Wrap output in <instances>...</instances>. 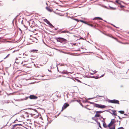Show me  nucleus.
<instances>
[{
	"instance_id": "nucleus-1",
	"label": "nucleus",
	"mask_w": 129,
	"mask_h": 129,
	"mask_svg": "<svg viewBox=\"0 0 129 129\" xmlns=\"http://www.w3.org/2000/svg\"><path fill=\"white\" fill-rule=\"evenodd\" d=\"M55 39L57 42H60L62 43H66L67 41L66 39L60 37H56Z\"/></svg>"
},
{
	"instance_id": "nucleus-2",
	"label": "nucleus",
	"mask_w": 129,
	"mask_h": 129,
	"mask_svg": "<svg viewBox=\"0 0 129 129\" xmlns=\"http://www.w3.org/2000/svg\"><path fill=\"white\" fill-rule=\"evenodd\" d=\"M109 103H112L116 104H119V101L118 100L116 99H113L112 100H111L109 99H108L107 100H106Z\"/></svg>"
},
{
	"instance_id": "nucleus-3",
	"label": "nucleus",
	"mask_w": 129,
	"mask_h": 129,
	"mask_svg": "<svg viewBox=\"0 0 129 129\" xmlns=\"http://www.w3.org/2000/svg\"><path fill=\"white\" fill-rule=\"evenodd\" d=\"M94 107H95L98 108H104L106 107V106L104 105H103L98 104H95L94 105Z\"/></svg>"
},
{
	"instance_id": "nucleus-4",
	"label": "nucleus",
	"mask_w": 129,
	"mask_h": 129,
	"mask_svg": "<svg viewBox=\"0 0 129 129\" xmlns=\"http://www.w3.org/2000/svg\"><path fill=\"white\" fill-rule=\"evenodd\" d=\"M69 106V104L67 103H65L63 105V107L62 108V109L61 111H62L63 110L65 109L67 107Z\"/></svg>"
},
{
	"instance_id": "nucleus-5",
	"label": "nucleus",
	"mask_w": 129,
	"mask_h": 129,
	"mask_svg": "<svg viewBox=\"0 0 129 129\" xmlns=\"http://www.w3.org/2000/svg\"><path fill=\"white\" fill-rule=\"evenodd\" d=\"M29 97L30 99H36L38 98V97L37 96H36L34 95H30Z\"/></svg>"
},
{
	"instance_id": "nucleus-6",
	"label": "nucleus",
	"mask_w": 129,
	"mask_h": 129,
	"mask_svg": "<svg viewBox=\"0 0 129 129\" xmlns=\"http://www.w3.org/2000/svg\"><path fill=\"white\" fill-rule=\"evenodd\" d=\"M64 74H68V73H72L68 72L67 71L64 70L61 73Z\"/></svg>"
},
{
	"instance_id": "nucleus-7",
	"label": "nucleus",
	"mask_w": 129,
	"mask_h": 129,
	"mask_svg": "<svg viewBox=\"0 0 129 129\" xmlns=\"http://www.w3.org/2000/svg\"><path fill=\"white\" fill-rule=\"evenodd\" d=\"M33 111L35 112V113H31L30 114V115H31V116H33V115H35V114H36V113H37V111L35 110H33Z\"/></svg>"
},
{
	"instance_id": "nucleus-8",
	"label": "nucleus",
	"mask_w": 129,
	"mask_h": 129,
	"mask_svg": "<svg viewBox=\"0 0 129 129\" xmlns=\"http://www.w3.org/2000/svg\"><path fill=\"white\" fill-rule=\"evenodd\" d=\"M97 96H99V97H104V96H100V95H97V96L96 97H95L93 98H89L87 99V100H89L90 99H93L94 98H97Z\"/></svg>"
},
{
	"instance_id": "nucleus-9",
	"label": "nucleus",
	"mask_w": 129,
	"mask_h": 129,
	"mask_svg": "<svg viewBox=\"0 0 129 129\" xmlns=\"http://www.w3.org/2000/svg\"><path fill=\"white\" fill-rule=\"evenodd\" d=\"M95 19H98L99 20H103V19L102 18L99 17H95L93 19V20H94Z\"/></svg>"
},
{
	"instance_id": "nucleus-10",
	"label": "nucleus",
	"mask_w": 129,
	"mask_h": 129,
	"mask_svg": "<svg viewBox=\"0 0 129 129\" xmlns=\"http://www.w3.org/2000/svg\"><path fill=\"white\" fill-rule=\"evenodd\" d=\"M69 33V34H71V33L69 31L67 30H65L62 31L61 32V33Z\"/></svg>"
},
{
	"instance_id": "nucleus-11",
	"label": "nucleus",
	"mask_w": 129,
	"mask_h": 129,
	"mask_svg": "<svg viewBox=\"0 0 129 129\" xmlns=\"http://www.w3.org/2000/svg\"><path fill=\"white\" fill-rule=\"evenodd\" d=\"M110 122H111V125H113V124L115 123L116 122V121L114 119H113L111 120Z\"/></svg>"
},
{
	"instance_id": "nucleus-12",
	"label": "nucleus",
	"mask_w": 129,
	"mask_h": 129,
	"mask_svg": "<svg viewBox=\"0 0 129 129\" xmlns=\"http://www.w3.org/2000/svg\"><path fill=\"white\" fill-rule=\"evenodd\" d=\"M115 2L119 4V5H121V2H123L122 1H121L120 0H116L115 1Z\"/></svg>"
},
{
	"instance_id": "nucleus-13",
	"label": "nucleus",
	"mask_w": 129,
	"mask_h": 129,
	"mask_svg": "<svg viewBox=\"0 0 129 129\" xmlns=\"http://www.w3.org/2000/svg\"><path fill=\"white\" fill-rule=\"evenodd\" d=\"M105 111H98L96 112V114H100L101 113Z\"/></svg>"
},
{
	"instance_id": "nucleus-14",
	"label": "nucleus",
	"mask_w": 129,
	"mask_h": 129,
	"mask_svg": "<svg viewBox=\"0 0 129 129\" xmlns=\"http://www.w3.org/2000/svg\"><path fill=\"white\" fill-rule=\"evenodd\" d=\"M44 21L48 25L50 23V22L46 19H44Z\"/></svg>"
},
{
	"instance_id": "nucleus-15",
	"label": "nucleus",
	"mask_w": 129,
	"mask_h": 129,
	"mask_svg": "<svg viewBox=\"0 0 129 129\" xmlns=\"http://www.w3.org/2000/svg\"><path fill=\"white\" fill-rule=\"evenodd\" d=\"M112 111L113 112L112 114L114 116H117V115L116 113V110H112Z\"/></svg>"
},
{
	"instance_id": "nucleus-16",
	"label": "nucleus",
	"mask_w": 129,
	"mask_h": 129,
	"mask_svg": "<svg viewBox=\"0 0 129 129\" xmlns=\"http://www.w3.org/2000/svg\"><path fill=\"white\" fill-rule=\"evenodd\" d=\"M103 126L104 128H106L107 127V126L106 125V124L105 122H104V123H103Z\"/></svg>"
},
{
	"instance_id": "nucleus-17",
	"label": "nucleus",
	"mask_w": 129,
	"mask_h": 129,
	"mask_svg": "<svg viewBox=\"0 0 129 129\" xmlns=\"http://www.w3.org/2000/svg\"><path fill=\"white\" fill-rule=\"evenodd\" d=\"M46 9L49 11L51 12L52 11V10L49 7H46Z\"/></svg>"
},
{
	"instance_id": "nucleus-18",
	"label": "nucleus",
	"mask_w": 129,
	"mask_h": 129,
	"mask_svg": "<svg viewBox=\"0 0 129 129\" xmlns=\"http://www.w3.org/2000/svg\"><path fill=\"white\" fill-rule=\"evenodd\" d=\"M100 116V115L99 114H96L95 115V117H99Z\"/></svg>"
},
{
	"instance_id": "nucleus-19",
	"label": "nucleus",
	"mask_w": 129,
	"mask_h": 129,
	"mask_svg": "<svg viewBox=\"0 0 129 129\" xmlns=\"http://www.w3.org/2000/svg\"><path fill=\"white\" fill-rule=\"evenodd\" d=\"M118 112L120 113L121 114H124V112L123 111H119Z\"/></svg>"
},
{
	"instance_id": "nucleus-20",
	"label": "nucleus",
	"mask_w": 129,
	"mask_h": 129,
	"mask_svg": "<svg viewBox=\"0 0 129 129\" xmlns=\"http://www.w3.org/2000/svg\"><path fill=\"white\" fill-rule=\"evenodd\" d=\"M79 21L81 22H82L85 24H87V22H85V21H84L83 20H79Z\"/></svg>"
},
{
	"instance_id": "nucleus-21",
	"label": "nucleus",
	"mask_w": 129,
	"mask_h": 129,
	"mask_svg": "<svg viewBox=\"0 0 129 129\" xmlns=\"http://www.w3.org/2000/svg\"><path fill=\"white\" fill-rule=\"evenodd\" d=\"M49 25H50L51 28H52V27H54L50 23Z\"/></svg>"
},
{
	"instance_id": "nucleus-22",
	"label": "nucleus",
	"mask_w": 129,
	"mask_h": 129,
	"mask_svg": "<svg viewBox=\"0 0 129 129\" xmlns=\"http://www.w3.org/2000/svg\"><path fill=\"white\" fill-rule=\"evenodd\" d=\"M88 102V103H89L90 104H94L95 105V103H94V102H90L89 101H85V102Z\"/></svg>"
},
{
	"instance_id": "nucleus-23",
	"label": "nucleus",
	"mask_w": 129,
	"mask_h": 129,
	"mask_svg": "<svg viewBox=\"0 0 129 129\" xmlns=\"http://www.w3.org/2000/svg\"><path fill=\"white\" fill-rule=\"evenodd\" d=\"M91 78H95V79H98L99 78V77L97 76H92L91 77Z\"/></svg>"
},
{
	"instance_id": "nucleus-24",
	"label": "nucleus",
	"mask_w": 129,
	"mask_h": 129,
	"mask_svg": "<svg viewBox=\"0 0 129 129\" xmlns=\"http://www.w3.org/2000/svg\"><path fill=\"white\" fill-rule=\"evenodd\" d=\"M111 122H110L107 126V127H109V128H110V127H111V126L112 125H111Z\"/></svg>"
},
{
	"instance_id": "nucleus-25",
	"label": "nucleus",
	"mask_w": 129,
	"mask_h": 129,
	"mask_svg": "<svg viewBox=\"0 0 129 129\" xmlns=\"http://www.w3.org/2000/svg\"><path fill=\"white\" fill-rule=\"evenodd\" d=\"M97 124L99 125V127H100V128H102V127L100 125V122H97Z\"/></svg>"
},
{
	"instance_id": "nucleus-26",
	"label": "nucleus",
	"mask_w": 129,
	"mask_h": 129,
	"mask_svg": "<svg viewBox=\"0 0 129 129\" xmlns=\"http://www.w3.org/2000/svg\"><path fill=\"white\" fill-rule=\"evenodd\" d=\"M86 24L89 26L91 27H93V25L90 24H89L87 23V24Z\"/></svg>"
},
{
	"instance_id": "nucleus-27",
	"label": "nucleus",
	"mask_w": 129,
	"mask_h": 129,
	"mask_svg": "<svg viewBox=\"0 0 129 129\" xmlns=\"http://www.w3.org/2000/svg\"><path fill=\"white\" fill-rule=\"evenodd\" d=\"M109 7L111 8V9L112 10H116V8H114L110 6H109Z\"/></svg>"
},
{
	"instance_id": "nucleus-28",
	"label": "nucleus",
	"mask_w": 129,
	"mask_h": 129,
	"mask_svg": "<svg viewBox=\"0 0 129 129\" xmlns=\"http://www.w3.org/2000/svg\"><path fill=\"white\" fill-rule=\"evenodd\" d=\"M38 51V50H35V49H33L31 50V52H37Z\"/></svg>"
},
{
	"instance_id": "nucleus-29",
	"label": "nucleus",
	"mask_w": 129,
	"mask_h": 129,
	"mask_svg": "<svg viewBox=\"0 0 129 129\" xmlns=\"http://www.w3.org/2000/svg\"><path fill=\"white\" fill-rule=\"evenodd\" d=\"M25 114L26 115V116L27 117H29V114H28V113L27 112H25Z\"/></svg>"
},
{
	"instance_id": "nucleus-30",
	"label": "nucleus",
	"mask_w": 129,
	"mask_h": 129,
	"mask_svg": "<svg viewBox=\"0 0 129 129\" xmlns=\"http://www.w3.org/2000/svg\"><path fill=\"white\" fill-rule=\"evenodd\" d=\"M72 19L75 20L76 21H77V22L79 21V20L78 19H77L73 18Z\"/></svg>"
},
{
	"instance_id": "nucleus-31",
	"label": "nucleus",
	"mask_w": 129,
	"mask_h": 129,
	"mask_svg": "<svg viewBox=\"0 0 129 129\" xmlns=\"http://www.w3.org/2000/svg\"><path fill=\"white\" fill-rule=\"evenodd\" d=\"M75 101H76L77 102H78L79 103L80 102V100L79 99L78 100H76Z\"/></svg>"
},
{
	"instance_id": "nucleus-32",
	"label": "nucleus",
	"mask_w": 129,
	"mask_h": 129,
	"mask_svg": "<svg viewBox=\"0 0 129 129\" xmlns=\"http://www.w3.org/2000/svg\"><path fill=\"white\" fill-rule=\"evenodd\" d=\"M109 129H115V127L114 126L113 127H110Z\"/></svg>"
},
{
	"instance_id": "nucleus-33",
	"label": "nucleus",
	"mask_w": 129,
	"mask_h": 129,
	"mask_svg": "<svg viewBox=\"0 0 129 129\" xmlns=\"http://www.w3.org/2000/svg\"><path fill=\"white\" fill-rule=\"evenodd\" d=\"M120 5V7L121 8H123V7H125V6L123 5H121H121Z\"/></svg>"
},
{
	"instance_id": "nucleus-34",
	"label": "nucleus",
	"mask_w": 129,
	"mask_h": 129,
	"mask_svg": "<svg viewBox=\"0 0 129 129\" xmlns=\"http://www.w3.org/2000/svg\"><path fill=\"white\" fill-rule=\"evenodd\" d=\"M17 126H18V125H17V124H15L13 126V127L14 128L15 127Z\"/></svg>"
},
{
	"instance_id": "nucleus-35",
	"label": "nucleus",
	"mask_w": 129,
	"mask_h": 129,
	"mask_svg": "<svg viewBox=\"0 0 129 129\" xmlns=\"http://www.w3.org/2000/svg\"><path fill=\"white\" fill-rule=\"evenodd\" d=\"M84 107L88 110H91V109H90L89 108L87 107L86 106H84Z\"/></svg>"
},
{
	"instance_id": "nucleus-36",
	"label": "nucleus",
	"mask_w": 129,
	"mask_h": 129,
	"mask_svg": "<svg viewBox=\"0 0 129 129\" xmlns=\"http://www.w3.org/2000/svg\"><path fill=\"white\" fill-rule=\"evenodd\" d=\"M118 129H124V128L122 127L118 128Z\"/></svg>"
},
{
	"instance_id": "nucleus-37",
	"label": "nucleus",
	"mask_w": 129,
	"mask_h": 129,
	"mask_svg": "<svg viewBox=\"0 0 129 129\" xmlns=\"http://www.w3.org/2000/svg\"><path fill=\"white\" fill-rule=\"evenodd\" d=\"M104 74H103L102 75H101L100 77H99V78H101V77H103V76H104Z\"/></svg>"
},
{
	"instance_id": "nucleus-38",
	"label": "nucleus",
	"mask_w": 129,
	"mask_h": 129,
	"mask_svg": "<svg viewBox=\"0 0 129 129\" xmlns=\"http://www.w3.org/2000/svg\"><path fill=\"white\" fill-rule=\"evenodd\" d=\"M73 119L74 120H73V121H75V122H79L78 121H76V120L75 118H74Z\"/></svg>"
},
{
	"instance_id": "nucleus-39",
	"label": "nucleus",
	"mask_w": 129,
	"mask_h": 129,
	"mask_svg": "<svg viewBox=\"0 0 129 129\" xmlns=\"http://www.w3.org/2000/svg\"><path fill=\"white\" fill-rule=\"evenodd\" d=\"M79 104H80V105L82 107H83L84 106H83V105H82V104L81 103V102H80L79 103Z\"/></svg>"
},
{
	"instance_id": "nucleus-40",
	"label": "nucleus",
	"mask_w": 129,
	"mask_h": 129,
	"mask_svg": "<svg viewBox=\"0 0 129 129\" xmlns=\"http://www.w3.org/2000/svg\"><path fill=\"white\" fill-rule=\"evenodd\" d=\"M4 101V102L5 103H9V102L7 101Z\"/></svg>"
},
{
	"instance_id": "nucleus-41",
	"label": "nucleus",
	"mask_w": 129,
	"mask_h": 129,
	"mask_svg": "<svg viewBox=\"0 0 129 129\" xmlns=\"http://www.w3.org/2000/svg\"><path fill=\"white\" fill-rule=\"evenodd\" d=\"M61 29L59 30H58L57 31L58 33H60V31H61Z\"/></svg>"
},
{
	"instance_id": "nucleus-42",
	"label": "nucleus",
	"mask_w": 129,
	"mask_h": 129,
	"mask_svg": "<svg viewBox=\"0 0 129 129\" xmlns=\"http://www.w3.org/2000/svg\"><path fill=\"white\" fill-rule=\"evenodd\" d=\"M97 72V71H96V70H95L94 71H93V72H94V74L96 73Z\"/></svg>"
},
{
	"instance_id": "nucleus-43",
	"label": "nucleus",
	"mask_w": 129,
	"mask_h": 129,
	"mask_svg": "<svg viewBox=\"0 0 129 129\" xmlns=\"http://www.w3.org/2000/svg\"><path fill=\"white\" fill-rule=\"evenodd\" d=\"M18 121V120L17 119L16 120H15L14 121V122H13V123H15V122L16 121Z\"/></svg>"
},
{
	"instance_id": "nucleus-44",
	"label": "nucleus",
	"mask_w": 129,
	"mask_h": 129,
	"mask_svg": "<svg viewBox=\"0 0 129 129\" xmlns=\"http://www.w3.org/2000/svg\"><path fill=\"white\" fill-rule=\"evenodd\" d=\"M17 125H19V126L22 125V124H17Z\"/></svg>"
},
{
	"instance_id": "nucleus-45",
	"label": "nucleus",
	"mask_w": 129,
	"mask_h": 129,
	"mask_svg": "<svg viewBox=\"0 0 129 129\" xmlns=\"http://www.w3.org/2000/svg\"><path fill=\"white\" fill-rule=\"evenodd\" d=\"M10 54H8L7 56L6 57V58H7L8 57V56H9L10 55Z\"/></svg>"
},
{
	"instance_id": "nucleus-46",
	"label": "nucleus",
	"mask_w": 129,
	"mask_h": 129,
	"mask_svg": "<svg viewBox=\"0 0 129 129\" xmlns=\"http://www.w3.org/2000/svg\"><path fill=\"white\" fill-rule=\"evenodd\" d=\"M77 80L79 82H80V83H81V82L80 81V80H79L77 79Z\"/></svg>"
},
{
	"instance_id": "nucleus-47",
	"label": "nucleus",
	"mask_w": 129,
	"mask_h": 129,
	"mask_svg": "<svg viewBox=\"0 0 129 129\" xmlns=\"http://www.w3.org/2000/svg\"><path fill=\"white\" fill-rule=\"evenodd\" d=\"M118 117L119 118V119H121V120L122 119V118H121L120 116H118Z\"/></svg>"
},
{
	"instance_id": "nucleus-48",
	"label": "nucleus",
	"mask_w": 129,
	"mask_h": 129,
	"mask_svg": "<svg viewBox=\"0 0 129 129\" xmlns=\"http://www.w3.org/2000/svg\"><path fill=\"white\" fill-rule=\"evenodd\" d=\"M64 64H60V66H64Z\"/></svg>"
},
{
	"instance_id": "nucleus-49",
	"label": "nucleus",
	"mask_w": 129,
	"mask_h": 129,
	"mask_svg": "<svg viewBox=\"0 0 129 129\" xmlns=\"http://www.w3.org/2000/svg\"><path fill=\"white\" fill-rule=\"evenodd\" d=\"M18 16V15H17V16H16L14 18V19H15L17 18V17Z\"/></svg>"
},
{
	"instance_id": "nucleus-50",
	"label": "nucleus",
	"mask_w": 129,
	"mask_h": 129,
	"mask_svg": "<svg viewBox=\"0 0 129 129\" xmlns=\"http://www.w3.org/2000/svg\"><path fill=\"white\" fill-rule=\"evenodd\" d=\"M75 100H72L71 101V102H74L75 101Z\"/></svg>"
},
{
	"instance_id": "nucleus-51",
	"label": "nucleus",
	"mask_w": 129,
	"mask_h": 129,
	"mask_svg": "<svg viewBox=\"0 0 129 129\" xmlns=\"http://www.w3.org/2000/svg\"><path fill=\"white\" fill-rule=\"evenodd\" d=\"M57 29H58V28H55V30H57Z\"/></svg>"
},
{
	"instance_id": "nucleus-52",
	"label": "nucleus",
	"mask_w": 129,
	"mask_h": 129,
	"mask_svg": "<svg viewBox=\"0 0 129 129\" xmlns=\"http://www.w3.org/2000/svg\"><path fill=\"white\" fill-rule=\"evenodd\" d=\"M112 25H113L114 27H115L116 28H117V27H116L113 24H112Z\"/></svg>"
},
{
	"instance_id": "nucleus-53",
	"label": "nucleus",
	"mask_w": 129,
	"mask_h": 129,
	"mask_svg": "<svg viewBox=\"0 0 129 129\" xmlns=\"http://www.w3.org/2000/svg\"><path fill=\"white\" fill-rule=\"evenodd\" d=\"M17 51V50H16H16H14V51H13L12 52V53H14V52H15L16 51Z\"/></svg>"
},
{
	"instance_id": "nucleus-54",
	"label": "nucleus",
	"mask_w": 129,
	"mask_h": 129,
	"mask_svg": "<svg viewBox=\"0 0 129 129\" xmlns=\"http://www.w3.org/2000/svg\"><path fill=\"white\" fill-rule=\"evenodd\" d=\"M56 67H57V70H58V71H59V70H58V67H57V65H56Z\"/></svg>"
},
{
	"instance_id": "nucleus-55",
	"label": "nucleus",
	"mask_w": 129,
	"mask_h": 129,
	"mask_svg": "<svg viewBox=\"0 0 129 129\" xmlns=\"http://www.w3.org/2000/svg\"><path fill=\"white\" fill-rule=\"evenodd\" d=\"M80 39H83V38L82 37H80Z\"/></svg>"
},
{
	"instance_id": "nucleus-56",
	"label": "nucleus",
	"mask_w": 129,
	"mask_h": 129,
	"mask_svg": "<svg viewBox=\"0 0 129 129\" xmlns=\"http://www.w3.org/2000/svg\"><path fill=\"white\" fill-rule=\"evenodd\" d=\"M109 36L110 37L112 38H114L113 37H111V36Z\"/></svg>"
},
{
	"instance_id": "nucleus-57",
	"label": "nucleus",
	"mask_w": 129,
	"mask_h": 129,
	"mask_svg": "<svg viewBox=\"0 0 129 129\" xmlns=\"http://www.w3.org/2000/svg\"><path fill=\"white\" fill-rule=\"evenodd\" d=\"M124 115L125 116H127V114H124Z\"/></svg>"
},
{
	"instance_id": "nucleus-58",
	"label": "nucleus",
	"mask_w": 129,
	"mask_h": 129,
	"mask_svg": "<svg viewBox=\"0 0 129 129\" xmlns=\"http://www.w3.org/2000/svg\"><path fill=\"white\" fill-rule=\"evenodd\" d=\"M94 120L97 123V122H98L97 120H96L95 119H94Z\"/></svg>"
},
{
	"instance_id": "nucleus-59",
	"label": "nucleus",
	"mask_w": 129,
	"mask_h": 129,
	"mask_svg": "<svg viewBox=\"0 0 129 129\" xmlns=\"http://www.w3.org/2000/svg\"><path fill=\"white\" fill-rule=\"evenodd\" d=\"M101 117L102 118H103V120H104V118H103L102 117V116H101Z\"/></svg>"
},
{
	"instance_id": "nucleus-60",
	"label": "nucleus",
	"mask_w": 129,
	"mask_h": 129,
	"mask_svg": "<svg viewBox=\"0 0 129 129\" xmlns=\"http://www.w3.org/2000/svg\"><path fill=\"white\" fill-rule=\"evenodd\" d=\"M73 28L72 29H71L70 30H69L70 31H71L73 29Z\"/></svg>"
},
{
	"instance_id": "nucleus-61",
	"label": "nucleus",
	"mask_w": 129,
	"mask_h": 129,
	"mask_svg": "<svg viewBox=\"0 0 129 129\" xmlns=\"http://www.w3.org/2000/svg\"><path fill=\"white\" fill-rule=\"evenodd\" d=\"M23 20H22L21 21V23L22 24L23 23Z\"/></svg>"
},
{
	"instance_id": "nucleus-62",
	"label": "nucleus",
	"mask_w": 129,
	"mask_h": 129,
	"mask_svg": "<svg viewBox=\"0 0 129 129\" xmlns=\"http://www.w3.org/2000/svg\"><path fill=\"white\" fill-rule=\"evenodd\" d=\"M119 125H120V121H119Z\"/></svg>"
},
{
	"instance_id": "nucleus-63",
	"label": "nucleus",
	"mask_w": 129,
	"mask_h": 129,
	"mask_svg": "<svg viewBox=\"0 0 129 129\" xmlns=\"http://www.w3.org/2000/svg\"><path fill=\"white\" fill-rule=\"evenodd\" d=\"M14 129V128L13 127H12L11 129Z\"/></svg>"
},
{
	"instance_id": "nucleus-64",
	"label": "nucleus",
	"mask_w": 129,
	"mask_h": 129,
	"mask_svg": "<svg viewBox=\"0 0 129 129\" xmlns=\"http://www.w3.org/2000/svg\"><path fill=\"white\" fill-rule=\"evenodd\" d=\"M94 74V73H90V74H92H92Z\"/></svg>"
}]
</instances>
